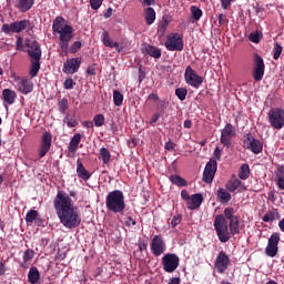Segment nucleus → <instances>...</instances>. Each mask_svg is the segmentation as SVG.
<instances>
[{
  "label": "nucleus",
  "mask_w": 284,
  "mask_h": 284,
  "mask_svg": "<svg viewBox=\"0 0 284 284\" xmlns=\"http://www.w3.org/2000/svg\"><path fill=\"white\" fill-rule=\"evenodd\" d=\"M53 207L61 225L67 230H74L81 225L79 207L74 206V202L68 193L59 191L53 200Z\"/></svg>",
  "instance_id": "obj_1"
},
{
  "label": "nucleus",
  "mask_w": 284,
  "mask_h": 284,
  "mask_svg": "<svg viewBox=\"0 0 284 284\" xmlns=\"http://www.w3.org/2000/svg\"><path fill=\"white\" fill-rule=\"evenodd\" d=\"M234 214V207L229 206L224 209V215L215 216L213 225L220 243H227L231 239L230 234L232 236L241 234V217Z\"/></svg>",
  "instance_id": "obj_2"
},
{
  "label": "nucleus",
  "mask_w": 284,
  "mask_h": 284,
  "mask_svg": "<svg viewBox=\"0 0 284 284\" xmlns=\"http://www.w3.org/2000/svg\"><path fill=\"white\" fill-rule=\"evenodd\" d=\"M105 206L108 212L123 214L125 212V195H123V191L114 190L109 192L105 197Z\"/></svg>",
  "instance_id": "obj_3"
},
{
  "label": "nucleus",
  "mask_w": 284,
  "mask_h": 284,
  "mask_svg": "<svg viewBox=\"0 0 284 284\" xmlns=\"http://www.w3.org/2000/svg\"><path fill=\"white\" fill-rule=\"evenodd\" d=\"M26 45L31 60L30 72H39L41 70V45L37 40H27Z\"/></svg>",
  "instance_id": "obj_4"
},
{
  "label": "nucleus",
  "mask_w": 284,
  "mask_h": 284,
  "mask_svg": "<svg viewBox=\"0 0 284 284\" xmlns=\"http://www.w3.org/2000/svg\"><path fill=\"white\" fill-rule=\"evenodd\" d=\"M55 34H59V48L62 52H68L70 48V41L74 38V28L72 26H65L61 31H58Z\"/></svg>",
  "instance_id": "obj_5"
},
{
  "label": "nucleus",
  "mask_w": 284,
  "mask_h": 284,
  "mask_svg": "<svg viewBox=\"0 0 284 284\" xmlns=\"http://www.w3.org/2000/svg\"><path fill=\"white\" fill-rule=\"evenodd\" d=\"M166 50L170 52H181L183 50V34L171 33L164 42Z\"/></svg>",
  "instance_id": "obj_6"
},
{
  "label": "nucleus",
  "mask_w": 284,
  "mask_h": 284,
  "mask_svg": "<svg viewBox=\"0 0 284 284\" xmlns=\"http://www.w3.org/2000/svg\"><path fill=\"white\" fill-rule=\"evenodd\" d=\"M28 28H30V20H20L10 24L4 23L1 30L4 34H19V32H23V30H28Z\"/></svg>",
  "instance_id": "obj_7"
},
{
  "label": "nucleus",
  "mask_w": 284,
  "mask_h": 284,
  "mask_svg": "<svg viewBox=\"0 0 284 284\" xmlns=\"http://www.w3.org/2000/svg\"><path fill=\"white\" fill-rule=\"evenodd\" d=\"M268 122L274 130H283L284 110L280 108L271 109L268 112Z\"/></svg>",
  "instance_id": "obj_8"
},
{
  "label": "nucleus",
  "mask_w": 284,
  "mask_h": 284,
  "mask_svg": "<svg viewBox=\"0 0 284 284\" xmlns=\"http://www.w3.org/2000/svg\"><path fill=\"white\" fill-rule=\"evenodd\" d=\"M230 265H232L230 255L225 251H221L215 257L214 270H216L217 274H225Z\"/></svg>",
  "instance_id": "obj_9"
},
{
  "label": "nucleus",
  "mask_w": 284,
  "mask_h": 284,
  "mask_svg": "<svg viewBox=\"0 0 284 284\" xmlns=\"http://www.w3.org/2000/svg\"><path fill=\"white\" fill-rule=\"evenodd\" d=\"M180 263H181V260L179 258V255L174 253H166L162 257L163 270L169 274H172V272H176V268L179 267Z\"/></svg>",
  "instance_id": "obj_10"
},
{
  "label": "nucleus",
  "mask_w": 284,
  "mask_h": 284,
  "mask_svg": "<svg viewBox=\"0 0 284 284\" xmlns=\"http://www.w3.org/2000/svg\"><path fill=\"white\" fill-rule=\"evenodd\" d=\"M236 136V128L232 123H227L221 131L220 143L224 148H232V139Z\"/></svg>",
  "instance_id": "obj_11"
},
{
  "label": "nucleus",
  "mask_w": 284,
  "mask_h": 284,
  "mask_svg": "<svg viewBox=\"0 0 284 284\" xmlns=\"http://www.w3.org/2000/svg\"><path fill=\"white\" fill-rule=\"evenodd\" d=\"M244 148L246 150H251L253 154H261V152H263V142L254 138L252 133H247L244 135Z\"/></svg>",
  "instance_id": "obj_12"
},
{
  "label": "nucleus",
  "mask_w": 284,
  "mask_h": 284,
  "mask_svg": "<svg viewBox=\"0 0 284 284\" xmlns=\"http://www.w3.org/2000/svg\"><path fill=\"white\" fill-rule=\"evenodd\" d=\"M150 247L153 256L156 257L161 256L162 254H165L168 250V245L165 244V241L161 235L153 236V239L151 240Z\"/></svg>",
  "instance_id": "obj_13"
},
{
  "label": "nucleus",
  "mask_w": 284,
  "mask_h": 284,
  "mask_svg": "<svg viewBox=\"0 0 284 284\" xmlns=\"http://www.w3.org/2000/svg\"><path fill=\"white\" fill-rule=\"evenodd\" d=\"M217 163H216V159H211L205 168H204V172H203V181L204 183H212L214 181V176L216 174V168H217Z\"/></svg>",
  "instance_id": "obj_14"
},
{
  "label": "nucleus",
  "mask_w": 284,
  "mask_h": 284,
  "mask_svg": "<svg viewBox=\"0 0 284 284\" xmlns=\"http://www.w3.org/2000/svg\"><path fill=\"white\" fill-rule=\"evenodd\" d=\"M52 148V133L45 131L42 134L40 148H39V158L43 159L45 154L50 152V149Z\"/></svg>",
  "instance_id": "obj_15"
},
{
  "label": "nucleus",
  "mask_w": 284,
  "mask_h": 284,
  "mask_svg": "<svg viewBox=\"0 0 284 284\" xmlns=\"http://www.w3.org/2000/svg\"><path fill=\"white\" fill-rule=\"evenodd\" d=\"M17 90L21 94H30L34 90V83L30 78H18L17 80Z\"/></svg>",
  "instance_id": "obj_16"
},
{
  "label": "nucleus",
  "mask_w": 284,
  "mask_h": 284,
  "mask_svg": "<svg viewBox=\"0 0 284 284\" xmlns=\"http://www.w3.org/2000/svg\"><path fill=\"white\" fill-rule=\"evenodd\" d=\"M184 79L187 85L192 88H200L203 84V77H200L196 72H185Z\"/></svg>",
  "instance_id": "obj_17"
},
{
  "label": "nucleus",
  "mask_w": 284,
  "mask_h": 284,
  "mask_svg": "<svg viewBox=\"0 0 284 284\" xmlns=\"http://www.w3.org/2000/svg\"><path fill=\"white\" fill-rule=\"evenodd\" d=\"M203 204V195L201 193H195L191 195L190 200L186 202L187 210H197Z\"/></svg>",
  "instance_id": "obj_18"
},
{
  "label": "nucleus",
  "mask_w": 284,
  "mask_h": 284,
  "mask_svg": "<svg viewBox=\"0 0 284 284\" xmlns=\"http://www.w3.org/2000/svg\"><path fill=\"white\" fill-rule=\"evenodd\" d=\"M65 26H70L68 24V21L65 20V18L61 16L55 17L52 23L53 34H57V32H60L61 30H63Z\"/></svg>",
  "instance_id": "obj_19"
},
{
  "label": "nucleus",
  "mask_w": 284,
  "mask_h": 284,
  "mask_svg": "<svg viewBox=\"0 0 284 284\" xmlns=\"http://www.w3.org/2000/svg\"><path fill=\"white\" fill-rule=\"evenodd\" d=\"M2 99L8 105H12L17 101V92L12 89L2 90Z\"/></svg>",
  "instance_id": "obj_20"
},
{
  "label": "nucleus",
  "mask_w": 284,
  "mask_h": 284,
  "mask_svg": "<svg viewBox=\"0 0 284 284\" xmlns=\"http://www.w3.org/2000/svg\"><path fill=\"white\" fill-rule=\"evenodd\" d=\"M77 174L79 179H82V181H89L90 176H92V173L85 170L81 160L77 161Z\"/></svg>",
  "instance_id": "obj_21"
},
{
  "label": "nucleus",
  "mask_w": 284,
  "mask_h": 284,
  "mask_svg": "<svg viewBox=\"0 0 284 284\" xmlns=\"http://www.w3.org/2000/svg\"><path fill=\"white\" fill-rule=\"evenodd\" d=\"M102 41L106 48H115L118 52L123 50V48L119 45V42H114L112 39H110V33H108V31L102 33Z\"/></svg>",
  "instance_id": "obj_22"
},
{
  "label": "nucleus",
  "mask_w": 284,
  "mask_h": 284,
  "mask_svg": "<svg viewBox=\"0 0 284 284\" xmlns=\"http://www.w3.org/2000/svg\"><path fill=\"white\" fill-rule=\"evenodd\" d=\"M144 19L146 26H152L156 21V11H154V8L148 7L144 9Z\"/></svg>",
  "instance_id": "obj_23"
},
{
  "label": "nucleus",
  "mask_w": 284,
  "mask_h": 284,
  "mask_svg": "<svg viewBox=\"0 0 284 284\" xmlns=\"http://www.w3.org/2000/svg\"><path fill=\"white\" fill-rule=\"evenodd\" d=\"M28 281L30 284H37L39 281H41V274L39 273V268H37V266H32L29 270Z\"/></svg>",
  "instance_id": "obj_24"
},
{
  "label": "nucleus",
  "mask_w": 284,
  "mask_h": 284,
  "mask_svg": "<svg viewBox=\"0 0 284 284\" xmlns=\"http://www.w3.org/2000/svg\"><path fill=\"white\" fill-rule=\"evenodd\" d=\"M79 68H81V59L80 58H73L71 60H68L64 63V70H68L70 72V70H72L73 72H77V70H79Z\"/></svg>",
  "instance_id": "obj_25"
},
{
  "label": "nucleus",
  "mask_w": 284,
  "mask_h": 284,
  "mask_svg": "<svg viewBox=\"0 0 284 284\" xmlns=\"http://www.w3.org/2000/svg\"><path fill=\"white\" fill-rule=\"evenodd\" d=\"M278 219H281L278 210L273 209L271 211H267V213L263 215L262 221H264V223H272V221H276Z\"/></svg>",
  "instance_id": "obj_26"
},
{
  "label": "nucleus",
  "mask_w": 284,
  "mask_h": 284,
  "mask_svg": "<svg viewBox=\"0 0 284 284\" xmlns=\"http://www.w3.org/2000/svg\"><path fill=\"white\" fill-rule=\"evenodd\" d=\"M144 52L149 54V57H152V59H161L162 52L161 49H159L158 47L146 44L144 48Z\"/></svg>",
  "instance_id": "obj_27"
},
{
  "label": "nucleus",
  "mask_w": 284,
  "mask_h": 284,
  "mask_svg": "<svg viewBox=\"0 0 284 284\" xmlns=\"http://www.w3.org/2000/svg\"><path fill=\"white\" fill-rule=\"evenodd\" d=\"M79 143H81V133H75L68 146L69 152L73 153L77 152V150H79Z\"/></svg>",
  "instance_id": "obj_28"
},
{
  "label": "nucleus",
  "mask_w": 284,
  "mask_h": 284,
  "mask_svg": "<svg viewBox=\"0 0 284 284\" xmlns=\"http://www.w3.org/2000/svg\"><path fill=\"white\" fill-rule=\"evenodd\" d=\"M253 65L254 72H265V62H263V58L258 53L254 54Z\"/></svg>",
  "instance_id": "obj_29"
},
{
  "label": "nucleus",
  "mask_w": 284,
  "mask_h": 284,
  "mask_svg": "<svg viewBox=\"0 0 284 284\" xmlns=\"http://www.w3.org/2000/svg\"><path fill=\"white\" fill-rule=\"evenodd\" d=\"M237 176H239V179H241L242 181H247V179H250V164L243 163V164L240 166Z\"/></svg>",
  "instance_id": "obj_30"
},
{
  "label": "nucleus",
  "mask_w": 284,
  "mask_h": 284,
  "mask_svg": "<svg viewBox=\"0 0 284 284\" xmlns=\"http://www.w3.org/2000/svg\"><path fill=\"white\" fill-rule=\"evenodd\" d=\"M34 6V0H20L18 3V10L20 12H28Z\"/></svg>",
  "instance_id": "obj_31"
},
{
  "label": "nucleus",
  "mask_w": 284,
  "mask_h": 284,
  "mask_svg": "<svg viewBox=\"0 0 284 284\" xmlns=\"http://www.w3.org/2000/svg\"><path fill=\"white\" fill-rule=\"evenodd\" d=\"M241 185H243V182L241 180L232 179L226 183L225 187L229 192H236V190L240 189Z\"/></svg>",
  "instance_id": "obj_32"
},
{
  "label": "nucleus",
  "mask_w": 284,
  "mask_h": 284,
  "mask_svg": "<svg viewBox=\"0 0 284 284\" xmlns=\"http://www.w3.org/2000/svg\"><path fill=\"white\" fill-rule=\"evenodd\" d=\"M99 159L102 160L104 165H108V163L112 161V154L110 153V150H108L105 146L101 148Z\"/></svg>",
  "instance_id": "obj_33"
},
{
  "label": "nucleus",
  "mask_w": 284,
  "mask_h": 284,
  "mask_svg": "<svg viewBox=\"0 0 284 284\" xmlns=\"http://www.w3.org/2000/svg\"><path fill=\"white\" fill-rule=\"evenodd\" d=\"M170 181L173 183V185H178V187H185L187 185V181L185 179L181 178V175H170Z\"/></svg>",
  "instance_id": "obj_34"
},
{
  "label": "nucleus",
  "mask_w": 284,
  "mask_h": 284,
  "mask_svg": "<svg viewBox=\"0 0 284 284\" xmlns=\"http://www.w3.org/2000/svg\"><path fill=\"white\" fill-rule=\"evenodd\" d=\"M217 199H220V201L222 203H230V201H232V194H230V192L225 191V189H219L217 190Z\"/></svg>",
  "instance_id": "obj_35"
},
{
  "label": "nucleus",
  "mask_w": 284,
  "mask_h": 284,
  "mask_svg": "<svg viewBox=\"0 0 284 284\" xmlns=\"http://www.w3.org/2000/svg\"><path fill=\"white\" fill-rule=\"evenodd\" d=\"M276 183L280 190H284V166L277 168Z\"/></svg>",
  "instance_id": "obj_36"
},
{
  "label": "nucleus",
  "mask_w": 284,
  "mask_h": 284,
  "mask_svg": "<svg viewBox=\"0 0 284 284\" xmlns=\"http://www.w3.org/2000/svg\"><path fill=\"white\" fill-rule=\"evenodd\" d=\"M191 17L193 21H200L203 17V10L196 6L191 7Z\"/></svg>",
  "instance_id": "obj_37"
},
{
  "label": "nucleus",
  "mask_w": 284,
  "mask_h": 284,
  "mask_svg": "<svg viewBox=\"0 0 284 284\" xmlns=\"http://www.w3.org/2000/svg\"><path fill=\"white\" fill-rule=\"evenodd\" d=\"M168 26H170V20L168 18L163 17L162 21H160L158 26V32L163 37L165 34V31L168 30Z\"/></svg>",
  "instance_id": "obj_38"
},
{
  "label": "nucleus",
  "mask_w": 284,
  "mask_h": 284,
  "mask_svg": "<svg viewBox=\"0 0 284 284\" xmlns=\"http://www.w3.org/2000/svg\"><path fill=\"white\" fill-rule=\"evenodd\" d=\"M39 211L37 210H30L26 215V223H34V221H38Z\"/></svg>",
  "instance_id": "obj_39"
},
{
  "label": "nucleus",
  "mask_w": 284,
  "mask_h": 284,
  "mask_svg": "<svg viewBox=\"0 0 284 284\" xmlns=\"http://www.w3.org/2000/svg\"><path fill=\"white\" fill-rule=\"evenodd\" d=\"M113 103L116 105V108H120V105H123V94L119 90L113 91Z\"/></svg>",
  "instance_id": "obj_40"
},
{
  "label": "nucleus",
  "mask_w": 284,
  "mask_h": 284,
  "mask_svg": "<svg viewBox=\"0 0 284 284\" xmlns=\"http://www.w3.org/2000/svg\"><path fill=\"white\" fill-rule=\"evenodd\" d=\"M265 254L266 256L274 258V256L278 254V246H273L272 244H267V246L265 247Z\"/></svg>",
  "instance_id": "obj_41"
},
{
  "label": "nucleus",
  "mask_w": 284,
  "mask_h": 284,
  "mask_svg": "<svg viewBox=\"0 0 284 284\" xmlns=\"http://www.w3.org/2000/svg\"><path fill=\"white\" fill-rule=\"evenodd\" d=\"M278 243H281V233H273L270 236L267 244L278 247Z\"/></svg>",
  "instance_id": "obj_42"
},
{
  "label": "nucleus",
  "mask_w": 284,
  "mask_h": 284,
  "mask_svg": "<svg viewBox=\"0 0 284 284\" xmlns=\"http://www.w3.org/2000/svg\"><path fill=\"white\" fill-rule=\"evenodd\" d=\"M64 123H67L68 128H77L79 125V121L72 114H67L64 118Z\"/></svg>",
  "instance_id": "obj_43"
},
{
  "label": "nucleus",
  "mask_w": 284,
  "mask_h": 284,
  "mask_svg": "<svg viewBox=\"0 0 284 284\" xmlns=\"http://www.w3.org/2000/svg\"><path fill=\"white\" fill-rule=\"evenodd\" d=\"M282 53H283V47L278 42H275L273 48V59L277 61V59L281 57Z\"/></svg>",
  "instance_id": "obj_44"
},
{
  "label": "nucleus",
  "mask_w": 284,
  "mask_h": 284,
  "mask_svg": "<svg viewBox=\"0 0 284 284\" xmlns=\"http://www.w3.org/2000/svg\"><path fill=\"white\" fill-rule=\"evenodd\" d=\"M58 108H59V112L61 114H65V111L69 108V102H68V98H63L59 103H58Z\"/></svg>",
  "instance_id": "obj_45"
},
{
  "label": "nucleus",
  "mask_w": 284,
  "mask_h": 284,
  "mask_svg": "<svg viewBox=\"0 0 284 284\" xmlns=\"http://www.w3.org/2000/svg\"><path fill=\"white\" fill-rule=\"evenodd\" d=\"M95 128H101L105 123V116L103 114H97L93 118Z\"/></svg>",
  "instance_id": "obj_46"
},
{
  "label": "nucleus",
  "mask_w": 284,
  "mask_h": 284,
  "mask_svg": "<svg viewBox=\"0 0 284 284\" xmlns=\"http://www.w3.org/2000/svg\"><path fill=\"white\" fill-rule=\"evenodd\" d=\"M175 95L180 101H185V97H187V89L185 88H178L175 90Z\"/></svg>",
  "instance_id": "obj_47"
},
{
  "label": "nucleus",
  "mask_w": 284,
  "mask_h": 284,
  "mask_svg": "<svg viewBox=\"0 0 284 284\" xmlns=\"http://www.w3.org/2000/svg\"><path fill=\"white\" fill-rule=\"evenodd\" d=\"M81 47H82L81 41H75L71 44L69 52H71V54H77V52L81 50Z\"/></svg>",
  "instance_id": "obj_48"
},
{
  "label": "nucleus",
  "mask_w": 284,
  "mask_h": 284,
  "mask_svg": "<svg viewBox=\"0 0 284 284\" xmlns=\"http://www.w3.org/2000/svg\"><path fill=\"white\" fill-rule=\"evenodd\" d=\"M22 258L23 261H32V258H34V251L32 248H28L24 251Z\"/></svg>",
  "instance_id": "obj_49"
},
{
  "label": "nucleus",
  "mask_w": 284,
  "mask_h": 284,
  "mask_svg": "<svg viewBox=\"0 0 284 284\" xmlns=\"http://www.w3.org/2000/svg\"><path fill=\"white\" fill-rule=\"evenodd\" d=\"M181 221H183V215L181 214L174 215L171 220V226L176 227V225H181Z\"/></svg>",
  "instance_id": "obj_50"
},
{
  "label": "nucleus",
  "mask_w": 284,
  "mask_h": 284,
  "mask_svg": "<svg viewBox=\"0 0 284 284\" xmlns=\"http://www.w3.org/2000/svg\"><path fill=\"white\" fill-rule=\"evenodd\" d=\"M92 10H99L103 6V0H89Z\"/></svg>",
  "instance_id": "obj_51"
},
{
  "label": "nucleus",
  "mask_w": 284,
  "mask_h": 284,
  "mask_svg": "<svg viewBox=\"0 0 284 284\" xmlns=\"http://www.w3.org/2000/svg\"><path fill=\"white\" fill-rule=\"evenodd\" d=\"M217 21H219V26H227V23H230V20L227 19V16L220 13L217 16Z\"/></svg>",
  "instance_id": "obj_52"
},
{
  "label": "nucleus",
  "mask_w": 284,
  "mask_h": 284,
  "mask_svg": "<svg viewBox=\"0 0 284 284\" xmlns=\"http://www.w3.org/2000/svg\"><path fill=\"white\" fill-rule=\"evenodd\" d=\"M64 90H72L74 88V80L68 78L63 83Z\"/></svg>",
  "instance_id": "obj_53"
},
{
  "label": "nucleus",
  "mask_w": 284,
  "mask_h": 284,
  "mask_svg": "<svg viewBox=\"0 0 284 284\" xmlns=\"http://www.w3.org/2000/svg\"><path fill=\"white\" fill-rule=\"evenodd\" d=\"M248 40H250L252 43H258V41H261V39L258 38V32H252V33L248 36Z\"/></svg>",
  "instance_id": "obj_54"
},
{
  "label": "nucleus",
  "mask_w": 284,
  "mask_h": 284,
  "mask_svg": "<svg viewBox=\"0 0 284 284\" xmlns=\"http://www.w3.org/2000/svg\"><path fill=\"white\" fill-rule=\"evenodd\" d=\"M138 247L140 252H145V250H148V242L142 240L138 241Z\"/></svg>",
  "instance_id": "obj_55"
},
{
  "label": "nucleus",
  "mask_w": 284,
  "mask_h": 284,
  "mask_svg": "<svg viewBox=\"0 0 284 284\" xmlns=\"http://www.w3.org/2000/svg\"><path fill=\"white\" fill-rule=\"evenodd\" d=\"M174 148H176V144L172 141L166 142L164 145V149L169 152H174Z\"/></svg>",
  "instance_id": "obj_56"
},
{
  "label": "nucleus",
  "mask_w": 284,
  "mask_h": 284,
  "mask_svg": "<svg viewBox=\"0 0 284 284\" xmlns=\"http://www.w3.org/2000/svg\"><path fill=\"white\" fill-rule=\"evenodd\" d=\"M221 1V8L223 10H227V8H230V6H232V2L234 0H220Z\"/></svg>",
  "instance_id": "obj_57"
},
{
  "label": "nucleus",
  "mask_w": 284,
  "mask_h": 284,
  "mask_svg": "<svg viewBox=\"0 0 284 284\" xmlns=\"http://www.w3.org/2000/svg\"><path fill=\"white\" fill-rule=\"evenodd\" d=\"M181 197L187 203L192 196L190 195L187 190L184 189L181 191Z\"/></svg>",
  "instance_id": "obj_58"
},
{
  "label": "nucleus",
  "mask_w": 284,
  "mask_h": 284,
  "mask_svg": "<svg viewBox=\"0 0 284 284\" xmlns=\"http://www.w3.org/2000/svg\"><path fill=\"white\" fill-rule=\"evenodd\" d=\"M143 7L156 6V0H140Z\"/></svg>",
  "instance_id": "obj_59"
},
{
  "label": "nucleus",
  "mask_w": 284,
  "mask_h": 284,
  "mask_svg": "<svg viewBox=\"0 0 284 284\" xmlns=\"http://www.w3.org/2000/svg\"><path fill=\"white\" fill-rule=\"evenodd\" d=\"M264 72H253V79L254 81H263Z\"/></svg>",
  "instance_id": "obj_60"
},
{
  "label": "nucleus",
  "mask_w": 284,
  "mask_h": 284,
  "mask_svg": "<svg viewBox=\"0 0 284 284\" xmlns=\"http://www.w3.org/2000/svg\"><path fill=\"white\" fill-rule=\"evenodd\" d=\"M159 119H161V114L154 113L150 120V125H154V123H156V121H159Z\"/></svg>",
  "instance_id": "obj_61"
},
{
  "label": "nucleus",
  "mask_w": 284,
  "mask_h": 284,
  "mask_svg": "<svg viewBox=\"0 0 284 284\" xmlns=\"http://www.w3.org/2000/svg\"><path fill=\"white\" fill-rule=\"evenodd\" d=\"M213 156L216 161H221V149H219V146L215 148Z\"/></svg>",
  "instance_id": "obj_62"
},
{
  "label": "nucleus",
  "mask_w": 284,
  "mask_h": 284,
  "mask_svg": "<svg viewBox=\"0 0 284 284\" xmlns=\"http://www.w3.org/2000/svg\"><path fill=\"white\" fill-rule=\"evenodd\" d=\"M125 225L126 227H130L131 225H136V220L132 219V216H129Z\"/></svg>",
  "instance_id": "obj_63"
},
{
  "label": "nucleus",
  "mask_w": 284,
  "mask_h": 284,
  "mask_svg": "<svg viewBox=\"0 0 284 284\" xmlns=\"http://www.w3.org/2000/svg\"><path fill=\"white\" fill-rule=\"evenodd\" d=\"M169 284H181V277H172Z\"/></svg>",
  "instance_id": "obj_64"
}]
</instances>
